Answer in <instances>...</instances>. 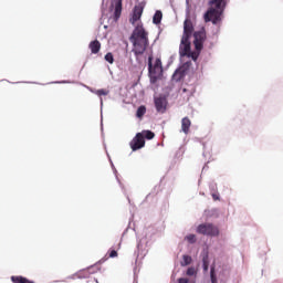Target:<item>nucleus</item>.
<instances>
[{
	"mask_svg": "<svg viewBox=\"0 0 283 283\" xmlns=\"http://www.w3.org/2000/svg\"><path fill=\"white\" fill-rule=\"evenodd\" d=\"M193 34V22L191 19L187 18L184 22V38L191 39Z\"/></svg>",
	"mask_w": 283,
	"mask_h": 283,
	"instance_id": "nucleus-9",
	"label": "nucleus"
},
{
	"mask_svg": "<svg viewBox=\"0 0 283 283\" xmlns=\"http://www.w3.org/2000/svg\"><path fill=\"white\" fill-rule=\"evenodd\" d=\"M161 21H163V12L156 11L153 17V23H155V25H158Z\"/></svg>",
	"mask_w": 283,
	"mask_h": 283,
	"instance_id": "nucleus-17",
	"label": "nucleus"
},
{
	"mask_svg": "<svg viewBox=\"0 0 283 283\" xmlns=\"http://www.w3.org/2000/svg\"><path fill=\"white\" fill-rule=\"evenodd\" d=\"M88 48L92 54H98L101 52V42L98 40H94L90 42Z\"/></svg>",
	"mask_w": 283,
	"mask_h": 283,
	"instance_id": "nucleus-11",
	"label": "nucleus"
},
{
	"mask_svg": "<svg viewBox=\"0 0 283 283\" xmlns=\"http://www.w3.org/2000/svg\"><path fill=\"white\" fill-rule=\"evenodd\" d=\"M191 38H181V42L179 45V54L180 56H187L189 52H191V41H189Z\"/></svg>",
	"mask_w": 283,
	"mask_h": 283,
	"instance_id": "nucleus-7",
	"label": "nucleus"
},
{
	"mask_svg": "<svg viewBox=\"0 0 283 283\" xmlns=\"http://www.w3.org/2000/svg\"><path fill=\"white\" fill-rule=\"evenodd\" d=\"M196 273H197L196 268L191 266V268H188L186 275L193 276L196 275Z\"/></svg>",
	"mask_w": 283,
	"mask_h": 283,
	"instance_id": "nucleus-25",
	"label": "nucleus"
},
{
	"mask_svg": "<svg viewBox=\"0 0 283 283\" xmlns=\"http://www.w3.org/2000/svg\"><path fill=\"white\" fill-rule=\"evenodd\" d=\"M197 233L210 238H218L220 235V229L213 223H201L197 227Z\"/></svg>",
	"mask_w": 283,
	"mask_h": 283,
	"instance_id": "nucleus-5",
	"label": "nucleus"
},
{
	"mask_svg": "<svg viewBox=\"0 0 283 283\" xmlns=\"http://www.w3.org/2000/svg\"><path fill=\"white\" fill-rule=\"evenodd\" d=\"M186 240L189 242V244H196V234H188Z\"/></svg>",
	"mask_w": 283,
	"mask_h": 283,
	"instance_id": "nucleus-24",
	"label": "nucleus"
},
{
	"mask_svg": "<svg viewBox=\"0 0 283 283\" xmlns=\"http://www.w3.org/2000/svg\"><path fill=\"white\" fill-rule=\"evenodd\" d=\"M202 266L205 272L209 271V254L202 258Z\"/></svg>",
	"mask_w": 283,
	"mask_h": 283,
	"instance_id": "nucleus-21",
	"label": "nucleus"
},
{
	"mask_svg": "<svg viewBox=\"0 0 283 283\" xmlns=\"http://www.w3.org/2000/svg\"><path fill=\"white\" fill-rule=\"evenodd\" d=\"M123 12V0H117L115 2V19H120Z\"/></svg>",
	"mask_w": 283,
	"mask_h": 283,
	"instance_id": "nucleus-13",
	"label": "nucleus"
},
{
	"mask_svg": "<svg viewBox=\"0 0 283 283\" xmlns=\"http://www.w3.org/2000/svg\"><path fill=\"white\" fill-rule=\"evenodd\" d=\"M129 41L133 43L132 52L135 56H143V54L147 52V48H149V33L145 30L143 24H137L129 38Z\"/></svg>",
	"mask_w": 283,
	"mask_h": 283,
	"instance_id": "nucleus-1",
	"label": "nucleus"
},
{
	"mask_svg": "<svg viewBox=\"0 0 283 283\" xmlns=\"http://www.w3.org/2000/svg\"><path fill=\"white\" fill-rule=\"evenodd\" d=\"M151 61H154V56L150 55L148 57V72L153 83H156L160 74H163V61H160L159 57L155 60V63H153Z\"/></svg>",
	"mask_w": 283,
	"mask_h": 283,
	"instance_id": "nucleus-4",
	"label": "nucleus"
},
{
	"mask_svg": "<svg viewBox=\"0 0 283 283\" xmlns=\"http://www.w3.org/2000/svg\"><path fill=\"white\" fill-rule=\"evenodd\" d=\"M193 45L197 52L189 51L186 56H188V59H192V61H198V56H200V52L202 51L205 41H207V31H205V28H202L200 31H196L193 33Z\"/></svg>",
	"mask_w": 283,
	"mask_h": 283,
	"instance_id": "nucleus-3",
	"label": "nucleus"
},
{
	"mask_svg": "<svg viewBox=\"0 0 283 283\" xmlns=\"http://www.w3.org/2000/svg\"><path fill=\"white\" fill-rule=\"evenodd\" d=\"M105 61L107 63H109L111 65L114 63V54H112V52H108L106 55H105Z\"/></svg>",
	"mask_w": 283,
	"mask_h": 283,
	"instance_id": "nucleus-22",
	"label": "nucleus"
},
{
	"mask_svg": "<svg viewBox=\"0 0 283 283\" xmlns=\"http://www.w3.org/2000/svg\"><path fill=\"white\" fill-rule=\"evenodd\" d=\"M75 277H78L80 280H82L83 277H90V269L80 271L77 274L72 276V280H74Z\"/></svg>",
	"mask_w": 283,
	"mask_h": 283,
	"instance_id": "nucleus-15",
	"label": "nucleus"
},
{
	"mask_svg": "<svg viewBox=\"0 0 283 283\" xmlns=\"http://www.w3.org/2000/svg\"><path fill=\"white\" fill-rule=\"evenodd\" d=\"M143 10H145L143 4H137L134 7L133 17L129 19V23H132V25H134L136 21H140V17H143Z\"/></svg>",
	"mask_w": 283,
	"mask_h": 283,
	"instance_id": "nucleus-8",
	"label": "nucleus"
},
{
	"mask_svg": "<svg viewBox=\"0 0 283 283\" xmlns=\"http://www.w3.org/2000/svg\"><path fill=\"white\" fill-rule=\"evenodd\" d=\"M109 258H118V252L116 250H112L109 252Z\"/></svg>",
	"mask_w": 283,
	"mask_h": 283,
	"instance_id": "nucleus-26",
	"label": "nucleus"
},
{
	"mask_svg": "<svg viewBox=\"0 0 283 283\" xmlns=\"http://www.w3.org/2000/svg\"><path fill=\"white\" fill-rule=\"evenodd\" d=\"M145 114H147V107H145V106H139L138 108H137V112H136V116H137V118H143L144 116H145Z\"/></svg>",
	"mask_w": 283,
	"mask_h": 283,
	"instance_id": "nucleus-18",
	"label": "nucleus"
},
{
	"mask_svg": "<svg viewBox=\"0 0 283 283\" xmlns=\"http://www.w3.org/2000/svg\"><path fill=\"white\" fill-rule=\"evenodd\" d=\"M11 282L13 283H29L30 281L23 276H11Z\"/></svg>",
	"mask_w": 283,
	"mask_h": 283,
	"instance_id": "nucleus-19",
	"label": "nucleus"
},
{
	"mask_svg": "<svg viewBox=\"0 0 283 283\" xmlns=\"http://www.w3.org/2000/svg\"><path fill=\"white\" fill-rule=\"evenodd\" d=\"M143 135V139L145 140H154V138L156 137V134H154V132L151 130H143L142 133H139Z\"/></svg>",
	"mask_w": 283,
	"mask_h": 283,
	"instance_id": "nucleus-14",
	"label": "nucleus"
},
{
	"mask_svg": "<svg viewBox=\"0 0 283 283\" xmlns=\"http://www.w3.org/2000/svg\"><path fill=\"white\" fill-rule=\"evenodd\" d=\"M190 128H191V119H189V117H184L181 119V132H184V134H189Z\"/></svg>",
	"mask_w": 283,
	"mask_h": 283,
	"instance_id": "nucleus-12",
	"label": "nucleus"
},
{
	"mask_svg": "<svg viewBox=\"0 0 283 283\" xmlns=\"http://www.w3.org/2000/svg\"><path fill=\"white\" fill-rule=\"evenodd\" d=\"M213 200H218V196L213 195L212 196Z\"/></svg>",
	"mask_w": 283,
	"mask_h": 283,
	"instance_id": "nucleus-28",
	"label": "nucleus"
},
{
	"mask_svg": "<svg viewBox=\"0 0 283 283\" xmlns=\"http://www.w3.org/2000/svg\"><path fill=\"white\" fill-rule=\"evenodd\" d=\"M178 283H189V279L180 277V279H178Z\"/></svg>",
	"mask_w": 283,
	"mask_h": 283,
	"instance_id": "nucleus-27",
	"label": "nucleus"
},
{
	"mask_svg": "<svg viewBox=\"0 0 283 283\" xmlns=\"http://www.w3.org/2000/svg\"><path fill=\"white\" fill-rule=\"evenodd\" d=\"M191 262H193V259L191 258V255L184 254L182 255V261L180 262V265L181 266H189V264H191Z\"/></svg>",
	"mask_w": 283,
	"mask_h": 283,
	"instance_id": "nucleus-16",
	"label": "nucleus"
},
{
	"mask_svg": "<svg viewBox=\"0 0 283 283\" xmlns=\"http://www.w3.org/2000/svg\"><path fill=\"white\" fill-rule=\"evenodd\" d=\"M210 8L205 13L203 19L206 23H213V25H218L220 21H222V12H224V0H210Z\"/></svg>",
	"mask_w": 283,
	"mask_h": 283,
	"instance_id": "nucleus-2",
	"label": "nucleus"
},
{
	"mask_svg": "<svg viewBox=\"0 0 283 283\" xmlns=\"http://www.w3.org/2000/svg\"><path fill=\"white\" fill-rule=\"evenodd\" d=\"M95 94H96L97 96H107V94H109V91H107V90H105V88H101V90H97V91L95 92Z\"/></svg>",
	"mask_w": 283,
	"mask_h": 283,
	"instance_id": "nucleus-23",
	"label": "nucleus"
},
{
	"mask_svg": "<svg viewBox=\"0 0 283 283\" xmlns=\"http://www.w3.org/2000/svg\"><path fill=\"white\" fill-rule=\"evenodd\" d=\"M185 77V73L180 70H177L174 75H172V78L175 81H182V78Z\"/></svg>",
	"mask_w": 283,
	"mask_h": 283,
	"instance_id": "nucleus-20",
	"label": "nucleus"
},
{
	"mask_svg": "<svg viewBox=\"0 0 283 283\" xmlns=\"http://www.w3.org/2000/svg\"><path fill=\"white\" fill-rule=\"evenodd\" d=\"M155 106L157 112H161V114H164V112L167 109V99L165 97H156Z\"/></svg>",
	"mask_w": 283,
	"mask_h": 283,
	"instance_id": "nucleus-10",
	"label": "nucleus"
},
{
	"mask_svg": "<svg viewBox=\"0 0 283 283\" xmlns=\"http://www.w3.org/2000/svg\"><path fill=\"white\" fill-rule=\"evenodd\" d=\"M129 145L133 151L143 149V147H145V139L143 138V134L137 133L136 136L130 140Z\"/></svg>",
	"mask_w": 283,
	"mask_h": 283,
	"instance_id": "nucleus-6",
	"label": "nucleus"
}]
</instances>
